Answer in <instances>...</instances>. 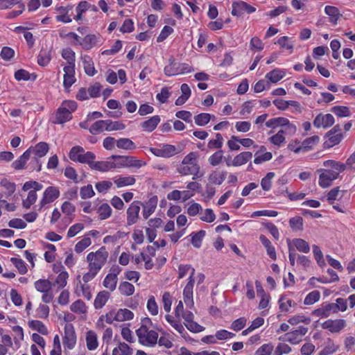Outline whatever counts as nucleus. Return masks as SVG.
<instances>
[{"instance_id":"obj_1","label":"nucleus","mask_w":355,"mask_h":355,"mask_svg":"<svg viewBox=\"0 0 355 355\" xmlns=\"http://www.w3.org/2000/svg\"><path fill=\"white\" fill-rule=\"evenodd\" d=\"M322 166L324 168L317 170L319 173L318 184L322 188H327L338 178L339 174L343 172V166L341 162L334 159L324 161Z\"/></svg>"},{"instance_id":"obj_2","label":"nucleus","mask_w":355,"mask_h":355,"mask_svg":"<svg viewBox=\"0 0 355 355\" xmlns=\"http://www.w3.org/2000/svg\"><path fill=\"white\" fill-rule=\"evenodd\" d=\"M177 171L181 175H192L193 180L201 178L203 173H200V166L198 163V155L195 152H191L187 155L182 162L178 166Z\"/></svg>"},{"instance_id":"obj_3","label":"nucleus","mask_w":355,"mask_h":355,"mask_svg":"<svg viewBox=\"0 0 355 355\" xmlns=\"http://www.w3.org/2000/svg\"><path fill=\"white\" fill-rule=\"evenodd\" d=\"M77 109V103L72 100L64 101L55 112L53 123L63 124L72 119V113Z\"/></svg>"},{"instance_id":"obj_4","label":"nucleus","mask_w":355,"mask_h":355,"mask_svg":"<svg viewBox=\"0 0 355 355\" xmlns=\"http://www.w3.org/2000/svg\"><path fill=\"white\" fill-rule=\"evenodd\" d=\"M109 253L105 247H101L96 252H91L87 255L88 268L99 272L107 261Z\"/></svg>"},{"instance_id":"obj_5","label":"nucleus","mask_w":355,"mask_h":355,"mask_svg":"<svg viewBox=\"0 0 355 355\" xmlns=\"http://www.w3.org/2000/svg\"><path fill=\"white\" fill-rule=\"evenodd\" d=\"M43 185L37 181H27L23 187L22 190L28 191L27 196L22 201V205L26 209H29L37 199V191L42 190Z\"/></svg>"},{"instance_id":"obj_6","label":"nucleus","mask_w":355,"mask_h":355,"mask_svg":"<svg viewBox=\"0 0 355 355\" xmlns=\"http://www.w3.org/2000/svg\"><path fill=\"white\" fill-rule=\"evenodd\" d=\"M69 157L73 162L87 164L88 165L96 158L95 155L92 152H85L84 148L79 146H74L71 149Z\"/></svg>"},{"instance_id":"obj_7","label":"nucleus","mask_w":355,"mask_h":355,"mask_svg":"<svg viewBox=\"0 0 355 355\" xmlns=\"http://www.w3.org/2000/svg\"><path fill=\"white\" fill-rule=\"evenodd\" d=\"M192 66L187 63L176 62L174 60H170L169 64L166 65L164 71L167 76H174L181 74L189 73L193 71Z\"/></svg>"},{"instance_id":"obj_8","label":"nucleus","mask_w":355,"mask_h":355,"mask_svg":"<svg viewBox=\"0 0 355 355\" xmlns=\"http://www.w3.org/2000/svg\"><path fill=\"white\" fill-rule=\"evenodd\" d=\"M30 155H34V162L36 164V167L33 169L37 171H40L42 169V163L40 161V158L44 157L49 150V146L46 142H39L35 146H31L27 149Z\"/></svg>"},{"instance_id":"obj_9","label":"nucleus","mask_w":355,"mask_h":355,"mask_svg":"<svg viewBox=\"0 0 355 355\" xmlns=\"http://www.w3.org/2000/svg\"><path fill=\"white\" fill-rule=\"evenodd\" d=\"M307 332V327L300 326L297 329L280 336L279 340L283 342H288L292 345H297L302 340V337L305 336Z\"/></svg>"},{"instance_id":"obj_10","label":"nucleus","mask_w":355,"mask_h":355,"mask_svg":"<svg viewBox=\"0 0 355 355\" xmlns=\"http://www.w3.org/2000/svg\"><path fill=\"white\" fill-rule=\"evenodd\" d=\"M139 342L146 346L155 345L158 339V334L150 329H138L136 331Z\"/></svg>"},{"instance_id":"obj_11","label":"nucleus","mask_w":355,"mask_h":355,"mask_svg":"<svg viewBox=\"0 0 355 355\" xmlns=\"http://www.w3.org/2000/svg\"><path fill=\"white\" fill-rule=\"evenodd\" d=\"M266 125L270 128L284 127L285 130L288 131L291 134H294L296 132L295 125L291 123L289 120L285 117H275L270 119L266 122Z\"/></svg>"},{"instance_id":"obj_12","label":"nucleus","mask_w":355,"mask_h":355,"mask_svg":"<svg viewBox=\"0 0 355 355\" xmlns=\"http://www.w3.org/2000/svg\"><path fill=\"white\" fill-rule=\"evenodd\" d=\"M150 151L155 156L168 158L178 153L177 148L171 144H159L157 147L150 148Z\"/></svg>"},{"instance_id":"obj_13","label":"nucleus","mask_w":355,"mask_h":355,"mask_svg":"<svg viewBox=\"0 0 355 355\" xmlns=\"http://www.w3.org/2000/svg\"><path fill=\"white\" fill-rule=\"evenodd\" d=\"M60 195V189L57 187H48L43 192L42 196L40 200V207H44L46 205L52 203L59 198Z\"/></svg>"},{"instance_id":"obj_14","label":"nucleus","mask_w":355,"mask_h":355,"mask_svg":"<svg viewBox=\"0 0 355 355\" xmlns=\"http://www.w3.org/2000/svg\"><path fill=\"white\" fill-rule=\"evenodd\" d=\"M232 15L237 17H242L244 14H251L256 11V8L243 1H238L232 3Z\"/></svg>"},{"instance_id":"obj_15","label":"nucleus","mask_w":355,"mask_h":355,"mask_svg":"<svg viewBox=\"0 0 355 355\" xmlns=\"http://www.w3.org/2000/svg\"><path fill=\"white\" fill-rule=\"evenodd\" d=\"M73 6L72 4H67V6H56L55 7V11L58 15L55 17V19L58 22L64 24H68L72 21V15L69 12L72 10Z\"/></svg>"},{"instance_id":"obj_16","label":"nucleus","mask_w":355,"mask_h":355,"mask_svg":"<svg viewBox=\"0 0 355 355\" xmlns=\"http://www.w3.org/2000/svg\"><path fill=\"white\" fill-rule=\"evenodd\" d=\"M76 343V335L73 327L71 324L64 327V336L63 337V345L65 349H72Z\"/></svg>"},{"instance_id":"obj_17","label":"nucleus","mask_w":355,"mask_h":355,"mask_svg":"<svg viewBox=\"0 0 355 355\" xmlns=\"http://www.w3.org/2000/svg\"><path fill=\"white\" fill-rule=\"evenodd\" d=\"M140 205L139 201H133L128 207L126 214H127V225L130 226L135 224L139 218L140 212Z\"/></svg>"},{"instance_id":"obj_18","label":"nucleus","mask_w":355,"mask_h":355,"mask_svg":"<svg viewBox=\"0 0 355 355\" xmlns=\"http://www.w3.org/2000/svg\"><path fill=\"white\" fill-rule=\"evenodd\" d=\"M347 325L346 321L343 319L327 320L324 321L321 327L324 329L329 330L332 334L340 333Z\"/></svg>"},{"instance_id":"obj_19","label":"nucleus","mask_w":355,"mask_h":355,"mask_svg":"<svg viewBox=\"0 0 355 355\" xmlns=\"http://www.w3.org/2000/svg\"><path fill=\"white\" fill-rule=\"evenodd\" d=\"M63 87L65 90L69 91L76 81L75 67H63Z\"/></svg>"},{"instance_id":"obj_20","label":"nucleus","mask_w":355,"mask_h":355,"mask_svg":"<svg viewBox=\"0 0 355 355\" xmlns=\"http://www.w3.org/2000/svg\"><path fill=\"white\" fill-rule=\"evenodd\" d=\"M335 122L334 117L331 114H318L314 121L313 125L318 128H327L331 126Z\"/></svg>"},{"instance_id":"obj_21","label":"nucleus","mask_w":355,"mask_h":355,"mask_svg":"<svg viewBox=\"0 0 355 355\" xmlns=\"http://www.w3.org/2000/svg\"><path fill=\"white\" fill-rule=\"evenodd\" d=\"M252 157V153L248 151H245L236 155L232 161L227 162L226 164L227 166H240L245 164Z\"/></svg>"},{"instance_id":"obj_22","label":"nucleus","mask_w":355,"mask_h":355,"mask_svg":"<svg viewBox=\"0 0 355 355\" xmlns=\"http://www.w3.org/2000/svg\"><path fill=\"white\" fill-rule=\"evenodd\" d=\"M119 272L120 270L118 266L112 267L103 281V286L107 288H115L118 279L117 275Z\"/></svg>"},{"instance_id":"obj_23","label":"nucleus","mask_w":355,"mask_h":355,"mask_svg":"<svg viewBox=\"0 0 355 355\" xmlns=\"http://www.w3.org/2000/svg\"><path fill=\"white\" fill-rule=\"evenodd\" d=\"M286 74V70L284 69L276 68L268 72L265 78L268 80L269 84H276L281 80Z\"/></svg>"},{"instance_id":"obj_24","label":"nucleus","mask_w":355,"mask_h":355,"mask_svg":"<svg viewBox=\"0 0 355 355\" xmlns=\"http://www.w3.org/2000/svg\"><path fill=\"white\" fill-rule=\"evenodd\" d=\"M112 181L117 188H121L134 185L136 179L134 175H116L112 178Z\"/></svg>"},{"instance_id":"obj_25","label":"nucleus","mask_w":355,"mask_h":355,"mask_svg":"<svg viewBox=\"0 0 355 355\" xmlns=\"http://www.w3.org/2000/svg\"><path fill=\"white\" fill-rule=\"evenodd\" d=\"M101 42V36L98 35L89 34L86 35L81 42H80V44L85 49H91L94 46L99 44Z\"/></svg>"},{"instance_id":"obj_26","label":"nucleus","mask_w":355,"mask_h":355,"mask_svg":"<svg viewBox=\"0 0 355 355\" xmlns=\"http://www.w3.org/2000/svg\"><path fill=\"white\" fill-rule=\"evenodd\" d=\"M155 256V249L153 246H148L145 252L141 254V259L144 261L145 268L150 270L153 267V257Z\"/></svg>"},{"instance_id":"obj_27","label":"nucleus","mask_w":355,"mask_h":355,"mask_svg":"<svg viewBox=\"0 0 355 355\" xmlns=\"http://www.w3.org/2000/svg\"><path fill=\"white\" fill-rule=\"evenodd\" d=\"M89 166L92 169L101 172L113 171L111 158L105 161L94 162L92 160Z\"/></svg>"},{"instance_id":"obj_28","label":"nucleus","mask_w":355,"mask_h":355,"mask_svg":"<svg viewBox=\"0 0 355 355\" xmlns=\"http://www.w3.org/2000/svg\"><path fill=\"white\" fill-rule=\"evenodd\" d=\"M160 121L161 119L159 115H154L141 123L140 127L144 131L151 132L157 128Z\"/></svg>"},{"instance_id":"obj_29","label":"nucleus","mask_w":355,"mask_h":355,"mask_svg":"<svg viewBox=\"0 0 355 355\" xmlns=\"http://www.w3.org/2000/svg\"><path fill=\"white\" fill-rule=\"evenodd\" d=\"M205 275L200 272L193 273L188 276L187 282L184 288H193V287H199L204 282Z\"/></svg>"},{"instance_id":"obj_30","label":"nucleus","mask_w":355,"mask_h":355,"mask_svg":"<svg viewBox=\"0 0 355 355\" xmlns=\"http://www.w3.org/2000/svg\"><path fill=\"white\" fill-rule=\"evenodd\" d=\"M61 56L66 60V63L62 64L63 67H76V54L71 49H63L61 52Z\"/></svg>"},{"instance_id":"obj_31","label":"nucleus","mask_w":355,"mask_h":355,"mask_svg":"<svg viewBox=\"0 0 355 355\" xmlns=\"http://www.w3.org/2000/svg\"><path fill=\"white\" fill-rule=\"evenodd\" d=\"M80 58L85 73L89 76H94L96 73V70L92 58L88 55H83Z\"/></svg>"},{"instance_id":"obj_32","label":"nucleus","mask_w":355,"mask_h":355,"mask_svg":"<svg viewBox=\"0 0 355 355\" xmlns=\"http://www.w3.org/2000/svg\"><path fill=\"white\" fill-rule=\"evenodd\" d=\"M324 12L329 16V22L334 25L337 24L338 21L342 16L339 9L336 6H326L324 8Z\"/></svg>"},{"instance_id":"obj_33","label":"nucleus","mask_w":355,"mask_h":355,"mask_svg":"<svg viewBox=\"0 0 355 355\" xmlns=\"http://www.w3.org/2000/svg\"><path fill=\"white\" fill-rule=\"evenodd\" d=\"M180 90H181L182 94L175 100V104L176 105H182L184 104L188 101V99L190 98L191 94V91L190 87L186 83H184L181 85Z\"/></svg>"},{"instance_id":"obj_34","label":"nucleus","mask_w":355,"mask_h":355,"mask_svg":"<svg viewBox=\"0 0 355 355\" xmlns=\"http://www.w3.org/2000/svg\"><path fill=\"white\" fill-rule=\"evenodd\" d=\"M157 205V198L156 196L150 198L144 206L143 216L147 219L155 210Z\"/></svg>"},{"instance_id":"obj_35","label":"nucleus","mask_w":355,"mask_h":355,"mask_svg":"<svg viewBox=\"0 0 355 355\" xmlns=\"http://www.w3.org/2000/svg\"><path fill=\"white\" fill-rule=\"evenodd\" d=\"M86 344L89 350H95L98 346L97 334L92 330L86 333Z\"/></svg>"},{"instance_id":"obj_36","label":"nucleus","mask_w":355,"mask_h":355,"mask_svg":"<svg viewBox=\"0 0 355 355\" xmlns=\"http://www.w3.org/2000/svg\"><path fill=\"white\" fill-rule=\"evenodd\" d=\"M110 297V294L107 291H100L96 297L94 302V306L96 309H101L107 302Z\"/></svg>"},{"instance_id":"obj_37","label":"nucleus","mask_w":355,"mask_h":355,"mask_svg":"<svg viewBox=\"0 0 355 355\" xmlns=\"http://www.w3.org/2000/svg\"><path fill=\"white\" fill-rule=\"evenodd\" d=\"M266 148L263 146L261 147L260 151L255 153L254 162L256 164H261L264 162L269 161L272 159V155L270 152H265Z\"/></svg>"},{"instance_id":"obj_38","label":"nucleus","mask_w":355,"mask_h":355,"mask_svg":"<svg viewBox=\"0 0 355 355\" xmlns=\"http://www.w3.org/2000/svg\"><path fill=\"white\" fill-rule=\"evenodd\" d=\"M0 185L2 187L5 191L3 193V197L8 198L12 194L14 193V192L16 190V185L14 182H10L7 178H3L0 180Z\"/></svg>"},{"instance_id":"obj_39","label":"nucleus","mask_w":355,"mask_h":355,"mask_svg":"<svg viewBox=\"0 0 355 355\" xmlns=\"http://www.w3.org/2000/svg\"><path fill=\"white\" fill-rule=\"evenodd\" d=\"M113 171L127 168V156L112 155L110 157Z\"/></svg>"},{"instance_id":"obj_40","label":"nucleus","mask_w":355,"mask_h":355,"mask_svg":"<svg viewBox=\"0 0 355 355\" xmlns=\"http://www.w3.org/2000/svg\"><path fill=\"white\" fill-rule=\"evenodd\" d=\"M134 318V313L127 309H120L114 315L116 321L124 322L130 320Z\"/></svg>"},{"instance_id":"obj_41","label":"nucleus","mask_w":355,"mask_h":355,"mask_svg":"<svg viewBox=\"0 0 355 355\" xmlns=\"http://www.w3.org/2000/svg\"><path fill=\"white\" fill-rule=\"evenodd\" d=\"M225 177V172L214 171L209 174L208 180L211 184L220 185L224 182Z\"/></svg>"},{"instance_id":"obj_42","label":"nucleus","mask_w":355,"mask_h":355,"mask_svg":"<svg viewBox=\"0 0 355 355\" xmlns=\"http://www.w3.org/2000/svg\"><path fill=\"white\" fill-rule=\"evenodd\" d=\"M116 146L118 148L132 150L136 149L135 144L128 138H120L116 140Z\"/></svg>"},{"instance_id":"obj_43","label":"nucleus","mask_w":355,"mask_h":355,"mask_svg":"<svg viewBox=\"0 0 355 355\" xmlns=\"http://www.w3.org/2000/svg\"><path fill=\"white\" fill-rule=\"evenodd\" d=\"M132 354L133 349L125 343H120L112 350V355H132Z\"/></svg>"},{"instance_id":"obj_44","label":"nucleus","mask_w":355,"mask_h":355,"mask_svg":"<svg viewBox=\"0 0 355 355\" xmlns=\"http://www.w3.org/2000/svg\"><path fill=\"white\" fill-rule=\"evenodd\" d=\"M37 78V76L35 73H30L28 71L25 69H19L15 73V78L18 80H35Z\"/></svg>"},{"instance_id":"obj_45","label":"nucleus","mask_w":355,"mask_h":355,"mask_svg":"<svg viewBox=\"0 0 355 355\" xmlns=\"http://www.w3.org/2000/svg\"><path fill=\"white\" fill-rule=\"evenodd\" d=\"M259 240L263 245L266 248L268 255L272 259H276V252L275 248L271 244V242L266 238L264 235H261L259 236Z\"/></svg>"},{"instance_id":"obj_46","label":"nucleus","mask_w":355,"mask_h":355,"mask_svg":"<svg viewBox=\"0 0 355 355\" xmlns=\"http://www.w3.org/2000/svg\"><path fill=\"white\" fill-rule=\"evenodd\" d=\"M30 154L26 150L17 159L12 162V167L15 170L24 168L26 163L30 158Z\"/></svg>"},{"instance_id":"obj_47","label":"nucleus","mask_w":355,"mask_h":355,"mask_svg":"<svg viewBox=\"0 0 355 355\" xmlns=\"http://www.w3.org/2000/svg\"><path fill=\"white\" fill-rule=\"evenodd\" d=\"M70 309L73 313L78 314L85 315L87 313V307L85 302L80 300H78L73 302L70 306Z\"/></svg>"},{"instance_id":"obj_48","label":"nucleus","mask_w":355,"mask_h":355,"mask_svg":"<svg viewBox=\"0 0 355 355\" xmlns=\"http://www.w3.org/2000/svg\"><path fill=\"white\" fill-rule=\"evenodd\" d=\"M275 177V173L268 172L261 180V187L265 191H268L272 188V180Z\"/></svg>"},{"instance_id":"obj_49","label":"nucleus","mask_w":355,"mask_h":355,"mask_svg":"<svg viewBox=\"0 0 355 355\" xmlns=\"http://www.w3.org/2000/svg\"><path fill=\"white\" fill-rule=\"evenodd\" d=\"M89 9V3L86 1L79 2L76 8V15L73 19L76 21L83 20V14Z\"/></svg>"},{"instance_id":"obj_50","label":"nucleus","mask_w":355,"mask_h":355,"mask_svg":"<svg viewBox=\"0 0 355 355\" xmlns=\"http://www.w3.org/2000/svg\"><path fill=\"white\" fill-rule=\"evenodd\" d=\"M212 118L215 119V116L209 113H200L194 116V121L196 125L199 126H205Z\"/></svg>"},{"instance_id":"obj_51","label":"nucleus","mask_w":355,"mask_h":355,"mask_svg":"<svg viewBox=\"0 0 355 355\" xmlns=\"http://www.w3.org/2000/svg\"><path fill=\"white\" fill-rule=\"evenodd\" d=\"M339 347L336 346L331 338H327L325 342V346L319 353V355H330L336 352Z\"/></svg>"},{"instance_id":"obj_52","label":"nucleus","mask_w":355,"mask_h":355,"mask_svg":"<svg viewBox=\"0 0 355 355\" xmlns=\"http://www.w3.org/2000/svg\"><path fill=\"white\" fill-rule=\"evenodd\" d=\"M92 244L90 237L84 236L80 241H79L74 247V250L76 253L83 252L87 248Z\"/></svg>"},{"instance_id":"obj_53","label":"nucleus","mask_w":355,"mask_h":355,"mask_svg":"<svg viewBox=\"0 0 355 355\" xmlns=\"http://www.w3.org/2000/svg\"><path fill=\"white\" fill-rule=\"evenodd\" d=\"M112 209L107 203H103L98 208L97 213L101 220H105L110 217L112 214Z\"/></svg>"},{"instance_id":"obj_54","label":"nucleus","mask_w":355,"mask_h":355,"mask_svg":"<svg viewBox=\"0 0 355 355\" xmlns=\"http://www.w3.org/2000/svg\"><path fill=\"white\" fill-rule=\"evenodd\" d=\"M216 214L211 209L207 208L200 211V219L204 222L211 223L216 220Z\"/></svg>"},{"instance_id":"obj_55","label":"nucleus","mask_w":355,"mask_h":355,"mask_svg":"<svg viewBox=\"0 0 355 355\" xmlns=\"http://www.w3.org/2000/svg\"><path fill=\"white\" fill-rule=\"evenodd\" d=\"M51 60L49 51H41L37 56V64L42 67L47 66Z\"/></svg>"},{"instance_id":"obj_56","label":"nucleus","mask_w":355,"mask_h":355,"mask_svg":"<svg viewBox=\"0 0 355 355\" xmlns=\"http://www.w3.org/2000/svg\"><path fill=\"white\" fill-rule=\"evenodd\" d=\"M195 269L189 264H181L178 267V278L183 279L194 273Z\"/></svg>"},{"instance_id":"obj_57","label":"nucleus","mask_w":355,"mask_h":355,"mask_svg":"<svg viewBox=\"0 0 355 355\" xmlns=\"http://www.w3.org/2000/svg\"><path fill=\"white\" fill-rule=\"evenodd\" d=\"M293 244L300 252L308 253L310 251L309 243L304 239H295L293 240Z\"/></svg>"},{"instance_id":"obj_58","label":"nucleus","mask_w":355,"mask_h":355,"mask_svg":"<svg viewBox=\"0 0 355 355\" xmlns=\"http://www.w3.org/2000/svg\"><path fill=\"white\" fill-rule=\"evenodd\" d=\"M146 164V162L141 159H138L133 156H127V168L138 169Z\"/></svg>"},{"instance_id":"obj_59","label":"nucleus","mask_w":355,"mask_h":355,"mask_svg":"<svg viewBox=\"0 0 355 355\" xmlns=\"http://www.w3.org/2000/svg\"><path fill=\"white\" fill-rule=\"evenodd\" d=\"M166 321L178 331L179 332L182 337H185V334H187V331H185L184 327L180 322L175 321L173 319V317L170 315H166L165 316Z\"/></svg>"},{"instance_id":"obj_60","label":"nucleus","mask_w":355,"mask_h":355,"mask_svg":"<svg viewBox=\"0 0 355 355\" xmlns=\"http://www.w3.org/2000/svg\"><path fill=\"white\" fill-rule=\"evenodd\" d=\"M215 139H210L207 143L209 149H220L223 145V138L220 133H216Z\"/></svg>"},{"instance_id":"obj_61","label":"nucleus","mask_w":355,"mask_h":355,"mask_svg":"<svg viewBox=\"0 0 355 355\" xmlns=\"http://www.w3.org/2000/svg\"><path fill=\"white\" fill-rule=\"evenodd\" d=\"M285 131L284 130H279L275 135L271 136L269 138L270 141L277 146H280L285 142Z\"/></svg>"},{"instance_id":"obj_62","label":"nucleus","mask_w":355,"mask_h":355,"mask_svg":"<svg viewBox=\"0 0 355 355\" xmlns=\"http://www.w3.org/2000/svg\"><path fill=\"white\" fill-rule=\"evenodd\" d=\"M331 112L338 117H347L351 115L349 108L346 106H334L331 108Z\"/></svg>"},{"instance_id":"obj_63","label":"nucleus","mask_w":355,"mask_h":355,"mask_svg":"<svg viewBox=\"0 0 355 355\" xmlns=\"http://www.w3.org/2000/svg\"><path fill=\"white\" fill-rule=\"evenodd\" d=\"M205 235V232L204 230H200L198 232H195L191 234V243L192 245L196 248H199L202 245V241Z\"/></svg>"},{"instance_id":"obj_64","label":"nucleus","mask_w":355,"mask_h":355,"mask_svg":"<svg viewBox=\"0 0 355 355\" xmlns=\"http://www.w3.org/2000/svg\"><path fill=\"white\" fill-rule=\"evenodd\" d=\"M105 120L97 121L91 125L89 132L93 135H96L105 131Z\"/></svg>"}]
</instances>
